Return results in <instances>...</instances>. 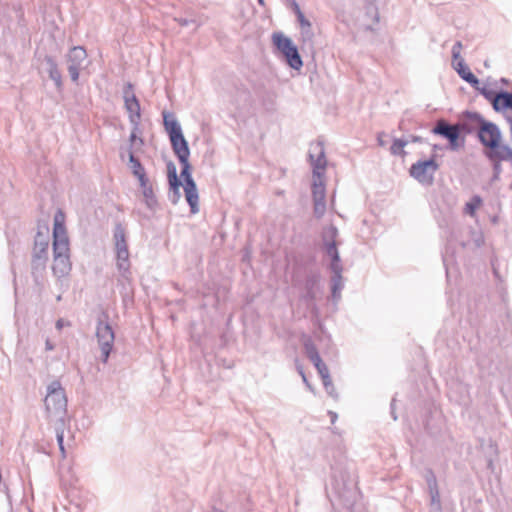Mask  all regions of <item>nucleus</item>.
<instances>
[{
  "label": "nucleus",
  "instance_id": "obj_59",
  "mask_svg": "<svg viewBox=\"0 0 512 512\" xmlns=\"http://www.w3.org/2000/svg\"><path fill=\"white\" fill-rule=\"evenodd\" d=\"M260 5H264V0H257Z\"/></svg>",
  "mask_w": 512,
  "mask_h": 512
},
{
  "label": "nucleus",
  "instance_id": "obj_6",
  "mask_svg": "<svg viewBox=\"0 0 512 512\" xmlns=\"http://www.w3.org/2000/svg\"><path fill=\"white\" fill-rule=\"evenodd\" d=\"M273 42L277 49L284 55L291 68L299 70L303 66V61L298 49L290 38L285 37L280 33H275L273 34Z\"/></svg>",
  "mask_w": 512,
  "mask_h": 512
},
{
  "label": "nucleus",
  "instance_id": "obj_49",
  "mask_svg": "<svg viewBox=\"0 0 512 512\" xmlns=\"http://www.w3.org/2000/svg\"><path fill=\"white\" fill-rule=\"evenodd\" d=\"M45 348L47 351H52L54 349V345L49 339H47L45 342Z\"/></svg>",
  "mask_w": 512,
  "mask_h": 512
},
{
  "label": "nucleus",
  "instance_id": "obj_39",
  "mask_svg": "<svg viewBox=\"0 0 512 512\" xmlns=\"http://www.w3.org/2000/svg\"><path fill=\"white\" fill-rule=\"evenodd\" d=\"M425 479H426L427 486H428L429 490L438 488L436 477L432 471H430V470L427 471V473L425 475Z\"/></svg>",
  "mask_w": 512,
  "mask_h": 512
},
{
  "label": "nucleus",
  "instance_id": "obj_50",
  "mask_svg": "<svg viewBox=\"0 0 512 512\" xmlns=\"http://www.w3.org/2000/svg\"><path fill=\"white\" fill-rule=\"evenodd\" d=\"M452 58H453V65L456 64L458 61H460V59H463L461 57V54H457V53H452Z\"/></svg>",
  "mask_w": 512,
  "mask_h": 512
},
{
  "label": "nucleus",
  "instance_id": "obj_12",
  "mask_svg": "<svg viewBox=\"0 0 512 512\" xmlns=\"http://www.w3.org/2000/svg\"><path fill=\"white\" fill-rule=\"evenodd\" d=\"M48 259V241L42 237L40 233L37 234L34 243L33 255H32V269L41 270L44 269Z\"/></svg>",
  "mask_w": 512,
  "mask_h": 512
},
{
  "label": "nucleus",
  "instance_id": "obj_35",
  "mask_svg": "<svg viewBox=\"0 0 512 512\" xmlns=\"http://www.w3.org/2000/svg\"><path fill=\"white\" fill-rule=\"evenodd\" d=\"M169 186H170L169 199L173 204H176L181 197L180 187L182 186V183L178 182L176 184H169Z\"/></svg>",
  "mask_w": 512,
  "mask_h": 512
},
{
  "label": "nucleus",
  "instance_id": "obj_36",
  "mask_svg": "<svg viewBox=\"0 0 512 512\" xmlns=\"http://www.w3.org/2000/svg\"><path fill=\"white\" fill-rule=\"evenodd\" d=\"M431 505L436 506L437 510L441 509L440 493L438 488L430 489Z\"/></svg>",
  "mask_w": 512,
  "mask_h": 512
},
{
  "label": "nucleus",
  "instance_id": "obj_32",
  "mask_svg": "<svg viewBox=\"0 0 512 512\" xmlns=\"http://www.w3.org/2000/svg\"><path fill=\"white\" fill-rule=\"evenodd\" d=\"M408 142H409L408 140H404V139H395L390 148L391 153L393 155H404L405 152H404L403 148L408 144Z\"/></svg>",
  "mask_w": 512,
  "mask_h": 512
},
{
  "label": "nucleus",
  "instance_id": "obj_9",
  "mask_svg": "<svg viewBox=\"0 0 512 512\" xmlns=\"http://www.w3.org/2000/svg\"><path fill=\"white\" fill-rule=\"evenodd\" d=\"M338 234V229L334 225L324 227L322 231L321 237L324 250L326 255L331 258V262L341 261L337 248L339 245V242L337 241Z\"/></svg>",
  "mask_w": 512,
  "mask_h": 512
},
{
  "label": "nucleus",
  "instance_id": "obj_41",
  "mask_svg": "<svg viewBox=\"0 0 512 512\" xmlns=\"http://www.w3.org/2000/svg\"><path fill=\"white\" fill-rule=\"evenodd\" d=\"M139 180L140 187L142 188V191L145 189H151L152 186L149 184V180L146 175L143 176V178H137Z\"/></svg>",
  "mask_w": 512,
  "mask_h": 512
},
{
  "label": "nucleus",
  "instance_id": "obj_15",
  "mask_svg": "<svg viewBox=\"0 0 512 512\" xmlns=\"http://www.w3.org/2000/svg\"><path fill=\"white\" fill-rule=\"evenodd\" d=\"M169 139L171 142L173 152L177 156L179 162H184V159H189L190 149L183 133L171 137Z\"/></svg>",
  "mask_w": 512,
  "mask_h": 512
},
{
  "label": "nucleus",
  "instance_id": "obj_51",
  "mask_svg": "<svg viewBox=\"0 0 512 512\" xmlns=\"http://www.w3.org/2000/svg\"><path fill=\"white\" fill-rule=\"evenodd\" d=\"M297 370H298L299 374L301 375L303 382H306V375H305V373L303 371L302 366H298Z\"/></svg>",
  "mask_w": 512,
  "mask_h": 512
},
{
  "label": "nucleus",
  "instance_id": "obj_21",
  "mask_svg": "<svg viewBox=\"0 0 512 512\" xmlns=\"http://www.w3.org/2000/svg\"><path fill=\"white\" fill-rule=\"evenodd\" d=\"M320 281V275L318 273H311L305 279V290L306 293L304 298L307 301H313L316 298L315 288Z\"/></svg>",
  "mask_w": 512,
  "mask_h": 512
},
{
  "label": "nucleus",
  "instance_id": "obj_17",
  "mask_svg": "<svg viewBox=\"0 0 512 512\" xmlns=\"http://www.w3.org/2000/svg\"><path fill=\"white\" fill-rule=\"evenodd\" d=\"M454 69L463 80L468 82L473 88L478 89L479 80L466 66L464 59H460V61L454 64Z\"/></svg>",
  "mask_w": 512,
  "mask_h": 512
},
{
  "label": "nucleus",
  "instance_id": "obj_55",
  "mask_svg": "<svg viewBox=\"0 0 512 512\" xmlns=\"http://www.w3.org/2000/svg\"><path fill=\"white\" fill-rule=\"evenodd\" d=\"M59 449H60V452H61L62 457H63V458H65L66 453H65L64 445H61V447H59Z\"/></svg>",
  "mask_w": 512,
  "mask_h": 512
},
{
  "label": "nucleus",
  "instance_id": "obj_47",
  "mask_svg": "<svg viewBox=\"0 0 512 512\" xmlns=\"http://www.w3.org/2000/svg\"><path fill=\"white\" fill-rule=\"evenodd\" d=\"M368 13H371L373 15V18H374V21L377 23L379 21V15H378V12H377V9L374 8V7H369L368 8Z\"/></svg>",
  "mask_w": 512,
  "mask_h": 512
},
{
  "label": "nucleus",
  "instance_id": "obj_7",
  "mask_svg": "<svg viewBox=\"0 0 512 512\" xmlns=\"http://www.w3.org/2000/svg\"><path fill=\"white\" fill-rule=\"evenodd\" d=\"M439 169L438 163L433 159L419 160L409 169L410 176L422 185L430 186L434 181V174Z\"/></svg>",
  "mask_w": 512,
  "mask_h": 512
},
{
  "label": "nucleus",
  "instance_id": "obj_43",
  "mask_svg": "<svg viewBox=\"0 0 512 512\" xmlns=\"http://www.w3.org/2000/svg\"><path fill=\"white\" fill-rule=\"evenodd\" d=\"M296 18H297V21H298L300 27L311 23L308 19H306L303 12H299V14L296 16Z\"/></svg>",
  "mask_w": 512,
  "mask_h": 512
},
{
  "label": "nucleus",
  "instance_id": "obj_56",
  "mask_svg": "<svg viewBox=\"0 0 512 512\" xmlns=\"http://www.w3.org/2000/svg\"><path fill=\"white\" fill-rule=\"evenodd\" d=\"M304 383H305V385L307 386V388L309 390L313 391V388H312L311 384L309 383V381L307 379H306V382H304Z\"/></svg>",
  "mask_w": 512,
  "mask_h": 512
},
{
  "label": "nucleus",
  "instance_id": "obj_52",
  "mask_svg": "<svg viewBox=\"0 0 512 512\" xmlns=\"http://www.w3.org/2000/svg\"><path fill=\"white\" fill-rule=\"evenodd\" d=\"M394 402H395V399H393L392 402H391V415H392L394 420H397V416H396L395 410H394Z\"/></svg>",
  "mask_w": 512,
  "mask_h": 512
},
{
  "label": "nucleus",
  "instance_id": "obj_28",
  "mask_svg": "<svg viewBox=\"0 0 512 512\" xmlns=\"http://www.w3.org/2000/svg\"><path fill=\"white\" fill-rule=\"evenodd\" d=\"M304 350L311 362L321 358L315 344L310 339L304 341Z\"/></svg>",
  "mask_w": 512,
  "mask_h": 512
},
{
  "label": "nucleus",
  "instance_id": "obj_54",
  "mask_svg": "<svg viewBox=\"0 0 512 512\" xmlns=\"http://www.w3.org/2000/svg\"><path fill=\"white\" fill-rule=\"evenodd\" d=\"M411 142H421L422 138L420 136H411Z\"/></svg>",
  "mask_w": 512,
  "mask_h": 512
},
{
  "label": "nucleus",
  "instance_id": "obj_46",
  "mask_svg": "<svg viewBox=\"0 0 512 512\" xmlns=\"http://www.w3.org/2000/svg\"><path fill=\"white\" fill-rule=\"evenodd\" d=\"M462 48V43L460 41H457L452 47V53L461 54Z\"/></svg>",
  "mask_w": 512,
  "mask_h": 512
},
{
  "label": "nucleus",
  "instance_id": "obj_18",
  "mask_svg": "<svg viewBox=\"0 0 512 512\" xmlns=\"http://www.w3.org/2000/svg\"><path fill=\"white\" fill-rule=\"evenodd\" d=\"M116 258L119 273L123 278L128 279L130 275L129 251L123 249L116 251Z\"/></svg>",
  "mask_w": 512,
  "mask_h": 512
},
{
  "label": "nucleus",
  "instance_id": "obj_60",
  "mask_svg": "<svg viewBox=\"0 0 512 512\" xmlns=\"http://www.w3.org/2000/svg\"><path fill=\"white\" fill-rule=\"evenodd\" d=\"M213 512H223V511L214 509Z\"/></svg>",
  "mask_w": 512,
  "mask_h": 512
},
{
  "label": "nucleus",
  "instance_id": "obj_44",
  "mask_svg": "<svg viewBox=\"0 0 512 512\" xmlns=\"http://www.w3.org/2000/svg\"><path fill=\"white\" fill-rule=\"evenodd\" d=\"M64 326H70L69 321H65L64 319L60 318L56 321V328L58 330H61Z\"/></svg>",
  "mask_w": 512,
  "mask_h": 512
},
{
  "label": "nucleus",
  "instance_id": "obj_57",
  "mask_svg": "<svg viewBox=\"0 0 512 512\" xmlns=\"http://www.w3.org/2000/svg\"><path fill=\"white\" fill-rule=\"evenodd\" d=\"M329 413H330V415H331V417H332V422H334V421H335V419L337 418L336 413H333V412H329Z\"/></svg>",
  "mask_w": 512,
  "mask_h": 512
},
{
  "label": "nucleus",
  "instance_id": "obj_22",
  "mask_svg": "<svg viewBox=\"0 0 512 512\" xmlns=\"http://www.w3.org/2000/svg\"><path fill=\"white\" fill-rule=\"evenodd\" d=\"M188 186H184V192H185V197H186V200L191 208V212L193 214L197 213L199 211V207H198V200H199V196H198V191H197V187H196V184H192L190 182H188Z\"/></svg>",
  "mask_w": 512,
  "mask_h": 512
},
{
  "label": "nucleus",
  "instance_id": "obj_31",
  "mask_svg": "<svg viewBox=\"0 0 512 512\" xmlns=\"http://www.w3.org/2000/svg\"><path fill=\"white\" fill-rule=\"evenodd\" d=\"M142 193H143V197L145 199L146 206L151 210L155 209L158 202L154 195L153 188L145 189L144 191H142Z\"/></svg>",
  "mask_w": 512,
  "mask_h": 512
},
{
  "label": "nucleus",
  "instance_id": "obj_33",
  "mask_svg": "<svg viewBox=\"0 0 512 512\" xmlns=\"http://www.w3.org/2000/svg\"><path fill=\"white\" fill-rule=\"evenodd\" d=\"M167 177L169 184H176L178 182H181L177 176L176 165L172 161H169L167 163Z\"/></svg>",
  "mask_w": 512,
  "mask_h": 512
},
{
  "label": "nucleus",
  "instance_id": "obj_23",
  "mask_svg": "<svg viewBox=\"0 0 512 512\" xmlns=\"http://www.w3.org/2000/svg\"><path fill=\"white\" fill-rule=\"evenodd\" d=\"M463 118H464V123H463V129L466 130L467 133H472L473 131V127H472V124H476L478 125V127L482 126V123L483 122H486L487 120H485L481 114L477 113V112H470V111H467L463 114Z\"/></svg>",
  "mask_w": 512,
  "mask_h": 512
},
{
  "label": "nucleus",
  "instance_id": "obj_27",
  "mask_svg": "<svg viewBox=\"0 0 512 512\" xmlns=\"http://www.w3.org/2000/svg\"><path fill=\"white\" fill-rule=\"evenodd\" d=\"M129 164L135 177L143 178V176L146 175L144 167L131 151H129Z\"/></svg>",
  "mask_w": 512,
  "mask_h": 512
},
{
  "label": "nucleus",
  "instance_id": "obj_11",
  "mask_svg": "<svg viewBox=\"0 0 512 512\" xmlns=\"http://www.w3.org/2000/svg\"><path fill=\"white\" fill-rule=\"evenodd\" d=\"M309 159L313 167V177H322L327 164L322 142L317 141L310 145Z\"/></svg>",
  "mask_w": 512,
  "mask_h": 512
},
{
  "label": "nucleus",
  "instance_id": "obj_19",
  "mask_svg": "<svg viewBox=\"0 0 512 512\" xmlns=\"http://www.w3.org/2000/svg\"><path fill=\"white\" fill-rule=\"evenodd\" d=\"M163 124L169 138L174 137L182 133L181 126L173 114L163 112Z\"/></svg>",
  "mask_w": 512,
  "mask_h": 512
},
{
  "label": "nucleus",
  "instance_id": "obj_25",
  "mask_svg": "<svg viewBox=\"0 0 512 512\" xmlns=\"http://www.w3.org/2000/svg\"><path fill=\"white\" fill-rule=\"evenodd\" d=\"M313 186H312V195H313V201H325L326 198V191H325V185L320 178L313 177Z\"/></svg>",
  "mask_w": 512,
  "mask_h": 512
},
{
  "label": "nucleus",
  "instance_id": "obj_45",
  "mask_svg": "<svg viewBox=\"0 0 512 512\" xmlns=\"http://www.w3.org/2000/svg\"><path fill=\"white\" fill-rule=\"evenodd\" d=\"M179 25L181 26H187L189 25L190 23H193L194 20H189V19H186V18H175L174 19Z\"/></svg>",
  "mask_w": 512,
  "mask_h": 512
},
{
  "label": "nucleus",
  "instance_id": "obj_40",
  "mask_svg": "<svg viewBox=\"0 0 512 512\" xmlns=\"http://www.w3.org/2000/svg\"><path fill=\"white\" fill-rule=\"evenodd\" d=\"M459 135H460V131L457 132L451 138L448 139L449 144H450V148L452 150H456L459 147V143H458Z\"/></svg>",
  "mask_w": 512,
  "mask_h": 512
},
{
  "label": "nucleus",
  "instance_id": "obj_26",
  "mask_svg": "<svg viewBox=\"0 0 512 512\" xmlns=\"http://www.w3.org/2000/svg\"><path fill=\"white\" fill-rule=\"evenodd\" d=\"M314 32L311 23L300 27V41L303 46L311 48L313 46Z\"/></svg>",
  "mask_w": 512,
  "mask_h": 512
},
{
  "label": "nucleus",
  "instance_id": "obj_2",
  "mask_svg": "<svg viewBox=\"0 0 512 512\" xmlns=\"http://www.w3.org/2000/svg\"><path fill=\"white\" fill-rule=\"evenodd\" d=\"M44 404L48 416L58 418L63 423V417L67 411V397L58 380L52 381L47 386Z\"/></svg>",
  "mask_w": 512,
  "mask_h": 512
},
{
  "label": "nucleus",
  "instance_id": "obj_1",
  "mask_svg": "<svg viewBox=\"0 0 512 512\" xmlns=\"http://www.w3.org/2000/svg\"><path fill=\"white\" fill-rule=\"evenodd\" d=\"M53 266L55 276L61 278L69 274L72 268L70 261L69 239L64 225V215L61 211L54 217L53 227Z\"/></svg>",
  "mask_w": 512,
  "mask_h": 512
},
{
  "label": "nucleus",
  "instance_id": "obj_10",
  "mask_svg": "<svg viewBox=\"0 0 512 512\" xmlns=\"http://www.w3.org/2000/svg\"><path fill=\"white\" fill-rule=\"evenodd\" d=\"M123 99L125 108L129 114V120L131 124L138 129L141 113L140 104L133 92V86L131 83H127L123 90Z\"/></svg>",
  "mask_w": 512,
  "mask_h": 512
},
{
  "label": "nucleus",
  "instance_id": "obj_29",
  "mask_svg": "<svg viewBox=\"0 0 512 512\" xmlns=\"http://www.w3.org/2000/svg\"><path fill=\"white\" fill-rule=\"evenodd\" d=\"M482 198L479 195H474L469 202L465 205V213L474 216L476 210L481 206Z\"/></svg>",
  "mask_w": 512,
  "mask_h": 512
},
{
  "label": "nucleus",
  "instance_id": "obj_3",
  "mask_svg": "<svg viewBox=\"0 0 512 512\" xmlns=\"http://www.w3.org/2000/svg\"><path fill=\"white\" fill-rule=\"evenodd\" d=\"M488 101L491 102L493 109L497 112L503 109H510L511 113H505V120L509 124L510 139L512 141V93L507 91L494 92L487 87L477 89Z\"/></svg>",
  "mask_w": 512,
  "mask_h": 512
},
{
  "label": "nucleus",
  "instance_id": "obj_13",
  "mask_svg": "<svg viewBox=\"0 0 512 512\" xmlns=\"http://www.w3.org/2000/svg\"><path fill=\"white\" fill-rule=\"evenodd\" d=\"M485 157L492 163L495 177L502 172V161H512V148L502 147L498 151H484Z\"/></svg>",
  "mask_w": 512,
  "mask_h": 512
},
{
  "label": "nucleus",
  "instance_id": "obj_14",
  "mask_svg": "<svg viewBox=\"0 0 512 512\" xmlns=\"http://www.w3.org/2000/svg\"><path fill=\"white\" fill-rule=\"evenodd\" d=\"M330 270L332 272L331 277V292L332 297L335 301L340 299L341 296V290L344 287L343 284V278H342V271L343 267L341 264V261L339 262H331L330 263Z\"/></svg>",
  "mask_w": 512,
  "mask_h": 512
},
{
  "label": "nucleus",
  "instance_id": "obj_37",
  "mask_svg": "<svg viewBox=\"0 0 512 512\" xmlns=\"http://www.w3.org/2000/svg\"><path fill=\"white\" fill-rule=\"evenodd\" d=\"M314 203V215L317 218H321L326 211V201H313Z\"/></svg>",
  "mask_w": 512,
  "mask_h": 512
},
{
  "label": "nucleus",
  "instance_id": "obj_5",
  "mask_svg": "<svg viewBox=\"0 0 512 512\" xmlns=\"http://www.w3.org/2000/svg\"><path fill=\"white\" fill-rule=\"evenodd\" d=\"M107 320L108 315L103 313L98 319L96 327V337L101 350V360L103 363L108 361L115 339L114 331Z\"/></svg>",
  "mask_w": 512,
  "mask_h": 512
},
{
  "label": "nucleus",
  "instance_id": "obj_48",
  "mask_svg": "<svg viewBox=\"0 0 512 512\" xmlns=\"http://www.w3.org/2000/svg\"><path fill=\"white\" fill-rule=\"evenodd\" d=\"M291 7L296 16L299 14V12H302L300 6L295 0L292 1Z\"/></svg>",
  "mask_w": 512,
  "mask_h": 512
},
{
  "label": "nucleus",
  "instance_id": "obj_53",
  "mask_svg": "<svg viewBox=\"0 0 512 512\" xmlns=\"http://www.w3.org/2000/svg\"><path fill=\"white\" fill-rule=\"evenodd\" d=\"M136 130H137V129H135V128H134V129H133V131H132V133H131V135H130V142H131V143H132V142H134V141L136 140V133H135V131H136Z\"/></svg>",
  "mask_w": 512,
  "mask_h": 512
},
{
  "label": "nucleus",
  "instance_id": "obj_4",
  "mask_svg": "<svg viewBox=\"0 0 512 512\" xmlns=\"http://www.w3.org/2000/svg\"><path fill=\"white\" fill-rule=\"evenodd\" d=\"M477 137L484 146V151H498L502 147H509L502 144V132L500 128L493 122L486 121L477 129Z\"/></svg>",
  "mask_w": 512,
  "mask_h": 512
},
{
  "label": "nucleus",
  "instance_id": "obj_38",
  "mask_svg": "<svg viewBox=\"0 0 512 512\" xmlns=\"http://www.w3.org/2000/svg\"><path fill=\"white\" fill-rule=\"evenodd\" d=\"M322 382H323V386L326 390V392L333 398H336L337 397V394H336V391H335V387L332 383V379L331 377L329 376L327 379H322Z\"/></svg>",
  "mask_w": 512,
  "mask_h": 512
},
{
  "label": "nucleus",
  "instance_id": "obj_42",
  "mask_svg": "<svg viewBox=\"0 0 512 512\" xmlns=\"http://www.w3.org/2000/svg\"><path fill=\"white\" fill-rule=\"evenodd\" d=\"M56 438H57V442H58L59 447H61V445H64L63 444L64 431H63L62 428H59V427L56 428Z\"/></svg>",
  "mask_w": 512,
  "mask_h": 512
},
{
  "label": "nucleus",
  "instance_id": "obj_58",
  "mask_svg": "<svg viewBox=\"0 0 512 512\" xmlns=\"http://www.w3.org/2000/svg\"><path fill=\"white\" fill-rule=\"evenodd\" d=\"M378 142H379V145L384 146V142H383V140H381V136L380 135L378 137Z\"/></svg>",
  "mask_w": 512,
  "mask_h": 512
},
{
  "label": "nucleus",
  "instance_id": "obj_24",
  "mask_svg": "<svg viewBox=\"0 0 512 512\" xmlns=\"http://www.w3.org/2000/svg\"><path fill=\"white\" fill-rule=\"evenodd\" d=\"M114 241H115V250H128V246L125 238V230L121 224H117L114 228Z\"/></svg>",
  "mask_w": 512,
  "mask_h": 512
},
{
  "label": "nucleus",
  "instance_id": "obj_34",
  "mask_svg": "<svg viewBox=\"0 0 512 512\" xmlns=\"http://www.w3.org/2000/svg\"><path fill=\"white\" fill-rule=\"evenodd\" d=\"M320 375L321 379H327L330 376L329 369L322 359H318L312 362Z\"/></svg>",
  "mask_w": 512,
  "mask_h": 512
},
{
  "label": "nucleus",
  "instance_id": "obj_16",
  "mask_svg": "<svg viewBox=\"0 0 512 512\" xmlns=\"http://www.w3.org/2000/svg\"><path fill=\"white\" fill-rule=\"evenodd\" d=\"M44 65L49 78L55 83L57 88H60L62 86V75L56 61L51 56H45Z\"/></svg>",
  "mask_w": 512,
  "mask_h": 512
},
{
  "label": "nucleus",
  "instance_id": "obj_30",
  "mask_svg": "<svg viewBox=\"0 0 512 512\" xmlns=\"http://www.w3.org/2000/svg\"><path fill=\"white\" fill-rule=\"evenodd\" d=\"M182 169H181V177L184 179V186H188V182L192 184H196L191 176V165L189 163V159H184V162H180Z\"/></svg>",
  "mask_w": 512,
  "mask_h": 512
},
{
  "label": "nucleus",
  "instance_id": "obj_8",
  "mask_svg": "<svg viewBox=\"0 0 512 512\" xmlns=\"http://www.w3.org/2000/svg\"><path fill=\"white\" fill-rule=\"evenodd\" d=\"M87 59L86 50L81 46L72 47L66 55L67 69L73 82L79 79L80 70Z\"/></svg>",
  "mask_w": 512,
  "mask_h": 512
},
{
  "label": "nucleus",
  "instance_id": "obj_20",
  "mask_svg": "<svg viewBox=\"0 0 512 512\" xmlns=\"http://www.w3.org/2000/svg\"><path fill=\"white\" fill-rule=\"evenodd\" d=\"M459 131L457 126L450 125L445 120L437 121L435 127L432 129L434 134L441 135L447 140Z\"/></svg>",
  "mask_w": 512,
  "mask_h": 512
}]
</instances>
